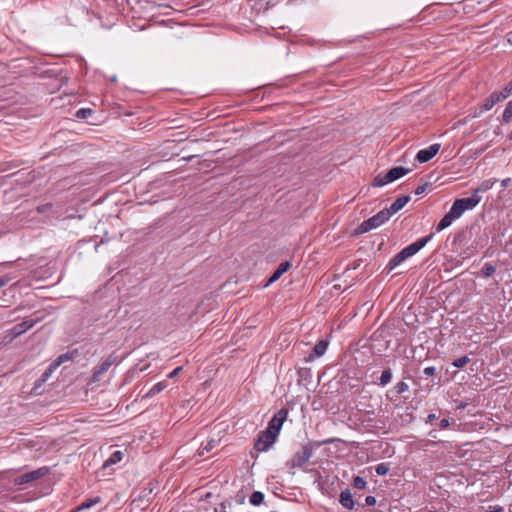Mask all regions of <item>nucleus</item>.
<instances>
[{
	"mask_svg": "<svg viewBox=\"0 0 512 512\" xmlns=\"http://www.w3.org/2000/svg\"><path fill=\"white\" fill-rule=\"evenodd\" d=\"M34 324H35V322L32 320H25V321L15 325L11 329V333H12L13 337H18L21 334H23L24 332L31 329L34 326Z\"/></svg>",
	"mask_w": 512,
	"mask_h": 512,
	"instance_id": "obj_10",
	"label": "nucleus"
},
{
	"mask_svg": "<svg viewBox=\"0 0 512 512\" xmlns=\"http://www.w3.org/2000/svg\"><path fill=\"white\" fill-rule=\"evenodd\" d=\"M329 342L327 340H320L317 342V344L314 346L312 353L308 357V360H312L314 357H321L324 355L328 348Z\"/></svg>",
	"mask_w": 512,
	"mask_h": 512,
	"instance_id": "obj_14",
	"label": "nucleus"
},
{
	"mask_svg": "<svg viewBox=\"0 0 512 512\" xmlns=\"http://www.w3.org/2000/svg\"><path fill=\"white\" fill-rule=\"evenodd\" d=\"M166 387L167 383L165 381L158 382L150 388V390L145 394V397L151 398L163 391Z\"/></svg>",
	"mask_w": 512,
	"mask_h": 512,
	"instance_id": "obj_19",
	"label": "nucleus"
},
{
	"mask_svg": "<svg viewBox=\"0 0 512 512\" xmlns=\"http://www.w3.org/2000/svg\"><path fill=\"white\" fill-rule=\"evenodd\" d=\"M433 237V234H430L426 237L420 238L417 241L411 243L402 249L399 253H397L388 264L389 270H393L395 267L400 265L403 261L415 255L418 251H420Z\"/></svg>",
	"mask_w": 512,
	"mask_h": 512,
	"instance_id": "obj_1",
	"label": "nucleus"
},
{
	"mask_svg": "<svg viewBox=\"0 0 512 512\" xmlns=\"http://www.w3.org/2000/svg\"><path fill=\"white\" fill-rule=\"evenodd\" d=\"M217 443H218V441H217V440H215V439H211V440H209V441L206 443V445L203 447V450H202V452H201L200 454H201V455H203V454H204V451H206V452L211 451V450H212V449L217 445Z\"/></svg>",
	"mask_w": 512,
	"mask_h": 512,
	"instance_id": "obj_35",
	"label": "nucleus"
},
{
	"mask_svg": "<svg viewBox=\"0 0 512 512\" xmlns=\"http://www.w3.org/2000/svg\"><path fill=\"white\" fill-rule=\"evenodd\" d=\"M117 362V357L114 355H109L100 365L96 366L93 369V374L91 380L93 382H98L101 380L102 376L109 370V368Z\"/></svg>",
	"mask_w": 512,
	"mask_h": 512,
	"instance_id": "obj_7",
	"label": "nucleus"
},
{
	"mask_svg": "<svg viewBox=\"0 0 512 512\" xmlns=\"http://www.w3.org/2000/svg\"><path fill=\"white\" fill-rule=\"evenodd\" d=\"M339 501L341 505L346 509L352 510L354 508L353 496L349 489H345L341 492Z\"/></svg>",
	"mask_w": 512,
	"mask_h": 512,
	"instance_id": "obj_16",
	"label": "nucleus"
},
{
	"mask_svg": "<svg viewBox=\"0 0 512 512\" xmlns=\"http://www.w3.org/2000/svg\"><path fill=\"white\" fill-rule=\"evenodd\" d=\"M313 455V447L311 444L304 445L294 456L287 462L290 468H301Z\"/></svg>",
	"mask_w": 512,
	"mask_h": 512,
	"instance_id": "obj_3",
	"label": "nucleus"
},
{
	"mask_svg": "<svg viewBox=\"0 0 512 512\" xmlns=\"http://www.w3.org/2000/svg\"><path fill=\"white\" fill-rule=\"evenodd\" d=\"M182 366H178L176 367L175 369H173L169 374H168V377L169 378H174L176 377L177 375H179L182 371Z\"/></svg>",
	"mask_w": 512,
	"mask_h": 512,
	"instance_id": "obj_38",
	"label": "nucleus"
},
{
	"mask_svg": "<svg viewBox=\"0 0 512 512\" xmlns=\"http://www.w3.org/2000/svg\"><path fill=\"white\" fill-rule=\"evenodd\" d=\"M409 172V169H406L401 166L393 167L387 172L386 179L390 182H393L403 176H405Z\"/></svg>",
	"mask_w": 512,
	"mask_h": 512,
	"instance_id": "obj_12",
	"label": "nucleus"
},
{
	"mask_svg": "<svg viewBox=\"0 0 512 512\" xmlns=\"http://www.w3.org/2000/svg\"><path fill=\"white\" fill-rule=\"evenodd\" d=\"M387 177V173L386 174H378L374 177L373 179V182H372V186L374 187H382L388 183H391L390 181H388L386 179Z\"/></svg>",
	"mask_w": 512,
	"mask_h": 512,
	"instance_id": "obj_24",
	"label": "nucleus"
},
{
	"mask_svg": "<svg viewBox=\"0 0 512 512\" xmlns=\"http://www.w3.org/2000/svg\"><path fill=\"white\" fill-rule=\"evenodd\" d=\"M428 187V184H423V185H419L416 189H415V194L416 195H421L422 193H424L426 191Z\"/></svg>",
	"mask_w": 512,
	"mask_h": 512,
	"instance_id": "obj_39",
	"label": "nucleus"
},
{
	"mask_svg": "<svg viewBox=\"0 0 512 512\" xmlns=\"http://www.w3.org/2000/svg\"><path fill=\"white\" fill-rule=\"evenodd\" d=\"M73 353L67 352L58 356L52 362V369H57L61 364L72 359Z\"/></svg>",
	"mask_w": 512,
	"mask_h": 512,
	"instance_id": "obj_21",
	"label": "nucleus"
},
{
	"mask_svg": "<svg viewBox=\"0 0 512 512\" xmlns=\"http://www.w3.org/2000/svg\"><path fill=\"white\" fill-rule=\"evenodd\" d=\"M277 436L272 434L270 431H261L254 443V449L257 452H266L276 442Z\"/></svg>",
	"mask_w": 512,
	"mask_h": 512,
	"instance_id": "obj_4",
	"label": "nucleus"
},
{
	"mask_svg": "<svg viewBox=\"0 0 512 512\" xmlns=\"http://www.w3.org/2000/svg\"><path fill=\"white\" fill-rule=\"evenodd\" d=\"M496 182H497V179H495V178L484 180L473 190L472 193L475 195L485 193V192L489 191L490 189H492V187L494 186V184Z\"/></svg>",
	"mask_w": 512,
	"mask_h": 512,
	"instance_id": "obj_17",
	"label": "nucleus"
},
{
	"mask_svg": "<svg viewBox=\"0 0 512 512\" xmlns=\"http://www.w3.org/2000/svg\"><path fill=\"white\" fill-rule=\"evenodd\" d=\"M449 425H450V422H449V419H447V418L442 419L439 423L440 429H446L447 427H449Z\"/></svg>",
	"mask_w": 512,
	"mask_h": 512,
	"instance_id": "obj_41",
	"label": "nucleus"
},
{
	"mask_svg": "<svg viewBox=\"0 0 512 512\" xmlns=\"http://www.w3.org/2000/svg\"><path fill=\"white\" fill-rule=\"evenodd\" d=\"M8 283V279L0 278V289Z\"/></svg>",
	"mask_w": 512,
	"mask_h": 512,
	"instance_id": "obj_45",
	"label": "nucleus"
},
{
	"mask_svg": "<svg viewBox=\"0 0 512 512\" xmlns=\"http://www.w3.org/2000/svg\"><path fill=\"white\" fill-rule=\"evenodd\" d=\"M264 500V495L262 492L255 491L251 494L249 501L252 505L257 506L261 504Z\"/></svg>",
	"mask_w": 512,
	"mask_h": 512,
	"instance_id": "obj_25",
	"label": "nucleus"
},
{
	"mask_svg": "<svg viewBox=\"0 0 512 512\" xmlns=\"http://www.w3.org/2000/svg\"><path fill=\"white\" fill-rule=\"evenodd\" d=\"M435 419H436V415L435 414H429L428 417H427L426 423L432 422Z\"/></svg>",
	"mask_w": 512,
	"mask_h": 512,
	"instance_id": "obj_44",
	"label": "nucleus"
},
{
	"mask_svg": "<svg viewBox=\"0 0 512 512\" xmlns=\"http://www.w3.org/2000/svg\"><path fill=\"white\" fill-rule=\"evenodd\" d=\"M436 372V369L435 367L433 366H429V367H426L424 368L423 370V374L426 376V377H430V376H433Z\"/></svg>",
	"mask_w": 512,
	"mask_h": 512,
	"instance_id": "obj_37",
	"label": "nucleus"
},
{
	"mask_svg": "<svg viewBox=\"0 0 512 512\" xmlns=\"http://www.w3.org/2000/svg\"><path fill=\"white\" fill-rule=\"evenodd\" d=\"M512 95V82L507 84L500 92H498V96L501 100H504Z\"/></svg>",
	"mask_w": 512,
	"mask_h": 512,
	"instance_id": "obj_28",
	"label": "nucleus"
},
{
	"mask_svg": "<svg viewBox=\"0 0 512 512\" xmlns=\"http://www.w3.org/2000/svg\"><path fill=\"white\" fill-rule=\"evenodd\" d=\"M290 266V262H282L269 278L267 285L277 281L290 268Z\"/></svg>",
	"mask_w": 512,
	"mask_h": 512,
	"instance_id": "obj_15",
	"label": "nucleus"
},
{
	"mask_svg": "<svg viewBox=\"0 0 512 512\" xmlns=\"http://www.w3.org/2000/svg\"><path fill=\"white\" fill-rule=\"evenodd\" d=\"M512 118V100L508 102L504 112H503V120L508 122Z\"/></svg>",
	"mask_w": 512,
	"mask_h": 512,
	"instance_id": "obj_33",
	"label": "nucleus"
},
{
	"mask_svg": "<svg viewBox=\"0 0 512 512\" xmlns=\"http://www.w3.org/2000/svg\"><path fill=\"white\" fill-rule=\"evenodd\" d=\"M408 389H409V385L404 381L398 382L394 387V391H395L396 395H400V394L408 391Z\"/></svg>",
	"mask_w": 512,
	"mask_h": 512,
	"instance_id": "obj_29",
	"label": "nucleus"
},
{
	"mask_svg": "<svg viewBox=\"0 0 512 512\" xmlns=\"http://www.w3.org/2000/svg\"><path fill=\"white\" fill-rule=\"evenodd\" d=\"M460 201V204L462 205L463 209L465 211L475 208L481 201L480 195H475L472 193V196L469 198H461L457 199Z\"/></svg>",
	"mask_w": 512,
	"mask_h": 512,
	"instance_id": "obj_11",
	"label": "nucleus"
},
{
	"mask_svg": "<svg viewBox=\"0 0 512 512\" xmlns=\"http://www.w3.org/2000/svg\"><path fill=\"white\" fill-rule=\"evenodd\" d=\"M122 458H123V453L121 451H115L114 453H112L110 458L108 460H106L105 466H109V465L118 463L122 460Z\"/></svg>",
	"mask_w": 512,
	"mask_h": 512,
	"instance_id": "obj_26",
	"label": "nucleus"
},
{
	"mask_svg": "<svg viewBox=\"0 0 512 512\" xmlns=\"http://www.w3.org/2000/svg\"><path fill=\"white\" fill-rule=\"evenodd\" d=\"M410 201V196L404 195L397 198L388 209H384L389 213L391 217L393 214L397 213L400 209H402L408 202Z\"/></svg>",
	"mask_w": 512,
	"mask_h": 512,
	"instance_id": "obj_9",
	"label": "nucleus"
},
{
	"mask_svg": "<svg viewBox=\"0 0 512 512\" xmlns=\"http://www.w3.org/2000/svg\"><path fill=\"white\" fill-rule=\"evenodd\" d=\"M100 501H101L100 497H93V498L86 499L84 502H82L79 505L77 510L89 509V508L93 507L94 505L100 503Z\"/></svg>",
	"mask_w": 512,
	"mask_h": 512,
	"instance_id": "obj_22",
	"label": "nucleus"
},
{
	"mask_svg": "<svg viewBox=\"0 0 512 512\" xmlns=\"http://www.w3.org/2000/svg\"><path fill=\"white\" fill-rule=\"evenodd\" d=\"M465 212L462 205L460 204V201L457 199L453 202L449 214L456 220L462 216V214Z\"/></svg>",
	"mask_w": 512,
	"mask_h": 512,
	"instance_id": "obj_18",
	"label": "nucleus"
},
{
	"mask_svg": "<svg viewBox=\"0 0 512 512\" xmlns=\"http://www.w3.org/2000/svg\"><path fill=\"white\" fill-rule=\"evenodd\" d=\"M439 149L440 144H432L428 148L420 150L416 155V160L420 163L428 162L438 153Z\"/></svg>",
	"mask_w": 512,
	"mask_h": 512,
	"instance_id": "obj_8",
	"label": "nucleus"
},
{
	"mask_svg": "<svg viewBox=\"0 0 512 512\" xmlns=\"http://www.w3.org/2000/svg\"><path fill=\"white\" fill-rule=\"evenodd\" d=\"M454 220L455 219L449 213L445 214L444 217L439 221V223L436 227V231L440 232V231L448 228Z\"/></svg>",
	"mask_w": 512,
	"mask_h": 512,
	"instance_id": "obj_20",
	"label": "nucleus"
},
{
	"mask_svg": "<svg viewBox=\"0 0 512 512\" xmlns=\"http://www.w3.org/2000/svg\"><path fill=\"white\" fill-rule=\"evenodd\" d=\"M496 271V267L491 263H485L482 267L481 273L484 277H491Z\"/></svg>",
	"mask_w": 512,
	"mask_h": 512,
	"instance_id": "obj_27",
	"label": "nucleus"
},
{
	"mask_svg": "<svg viewBox=\"0 0 512 512\" xmlns=\"http://www.w3.org/2000/svg\"><path fill=\"white\" fill-rule=\"evenodd\" d=\"M392 380V371L390 368L388 369H385L383 372H382V375L379 379V382H378V385L380 386H385L387 385L388 383H390Z\"/></svg>",
	"mask_w": 512,
	"mask_h": 512,
	"instance_id": "obj_23",
	"label": "nucleus"
},
{
	"mask_svg": "<svg viewBox=\"0 0 512 512\" xmlns=\"http://www.w3.org/2000/svg\"><path fill=\"white\" fill-rule=\"evenodd\" d=\"M502 101L500 97L498 96V92H493L480 106L479 114L490 110L494 105Z\"/></svg>",
	"mask_w": 512,
	"mask_h": 512,
	"instance_id": "obj_13",
	"label": "nucleus"
},
{
	"mask_svg": "<svg viewBox=\"0 0 512 512\" xmlns=\"http://www.w3.org/2000/svg\"><path fill=\"white\" fill-rule=\"evenodd\" d=\"M390 218L389 213L386 212L384 209L379 211L374 216L370 217L369 219L363 221L355 230V235H360L367 233L373 229L378 228L382 224H384L386 221H388Z\"/></svg>",
	"mask_w": 512,
	"mask_h": 512,
	"instance_id": "obj_2",
	"label": "nucleus"
},
{
	"mask_svg": "<svg viewBox=\"0 0 512 512\" xmlns=\"http://www.w3.org/2000/svg\"><path fill=\"white\" fill-rule=\"evenodd\" d=\"M366 480L360 476H356L353 479V487L356 489H364L366 487Z\"/></svg>",
	"mask_w": 512,
	"mask_h": 512,
	"instance_id": "obj_31",
	"label": "nucleus"
},
{
	"mask_svg": "<svg viewBox=\"0 0 512 512\" xmlns=\"http://www.w3.org/2000/svg\"><path fill=\"white\" fill-rule=\"evenodd\" d=\"M389 466L386 463H380L375 467V472L377 475H386L389 472Z\"/></svg>",
	"mask_w": 512,
	"mask_h": 512,
	"instance_id": "obj_32",
	"label": "nucleus"
},
{
	"mask_svg": "<svg viewBox=\"0 0 512 512\" xmlns=\"http://www.w3.org/2000/svg\"><path fill=\"white\" fill-rule=\"evenodd\" d=\"M91 114H92V110L91 109L82 108V109H79L76 112V117L79 118V119H86Z\"/></svg>",
	"mask_w": 512,
	"mask_h": 512,
	"instance_id": "obj_34",
	"label": "nucleus"
},
{
	"mask_svg": "<svg viewBox=\"0 0 512 512\" xmlns=\"http://www.w3.org/2000/svg\"><path fill=\"white\" fill-rule=\"evenodd\" d=\"M487 512H504V509L502 507H498V508H495V509L487 511Z\"/></svg>",
	"mask_w": 512,
	"mask_h": 512,
	"instance_id": "obj_46",
	"label": "nucleus"
},
{
	"mask_svg": "<svg viewBox=\"0 0 512 512\" xmlns=\"http://www.w3.org/2000/svg\"><path fill=\"white\" fill-rule=\"evenodd\" d=\"M50 208H51V205L46 204V205L38 207V211L41 213H44V212L48 211Z\"/></svg>",
	"mask_w": 512,
	"mask_h": 512,
	"instance_id": "obj_43",
	"label": "nucleus"
},
{
	"mask_svg": "<svg viewBox=\"0 0 512 512\" xmlns=\"http://www.w3.org/2000/svg\"><path fill=\"white\" fill-rule=\"evenodd\" d=\"M470 362V358L468 356H463V357H460L458 359H455L453 362H452V365L456 368H462L464 367L466 364H468Z\"/></svg>",
	"mask_w": 512,
	"mask_h": 512,
	"instance_id": "obj_30",
	"label": "nucleus"
},
{
	"mask_svg": "<svg viewBox=\"0 0 512 512\" xmlns=\"http://www.w3.org/2000/svg\"><path fill=\"white\" fill-rule=\"evenodd\" d=\"M512 180L511 178H506L501 181V187L503 189L507 188L511 184Z\"/></svg>",
	"mask_w": 512,
	"mask_h": 512,
	"instance_id": "obj_42",
	"label": "nucleus"
},
{
	"mask_svg": "<svg viewBox=\"0 0 512 512\" xmlns=\"http://www.w3.org/2000/svg\"><path fill=\"white\" fill-rule=\"evenodd\" d=\"M365 502L368 506H373L376 504V498L374 496H367Z\"/></svg>",
	"mask_w": 512,
	"mask_h": 512,
	"instance_id": "obj_40",
	"label": "nucleus"
},
{
	"mask_svg": "<svg viewBox=\"0 0 512 512\" xmlns=\"http://www.w3.org/2000/svg\"><path fill=\"white\" fill-rule=\"evenodd\" d=\"M56 369H52V363L48 366V368L45 370V372L42 374L41 378H40V381L41 382H45L49 379V377L51 376V374L55 371Z\"/></svg>",
	"mask_w": 512,
	"mask_h": 512,
	"instance_id": "obj_36",
	"label": "nucleus"
},
{
	"mask_svg": "<svg viewBox=\"0 0 512 512\" xmlns=\"http://www.w3.org/2000/svg\"><path fill=\"white\" fill-rule=\"evenodd\" d=\"M49 473L48 467H41L34 471L24 473L22 475H19L14 479V483L16 485H24L33 481H36L38 479H41L42 477L46 476Z\"/></svg>",
	"mask_w": 512,
	"mask_h": 512,
	"instance_id": "obj_5",
	"label": "nucleus"
},
{
	"mask_svg": "<svg viewBox=\"0 0 512 512\" xmlns=\"http://www.w3.org/2000/svg\"><path fill=\"white\" fill-rule=\"evenodd\" d=\"M288 415V411L285 409H280L269 421L266 431L272 432L275 436L278 437V434L281 430L283 422L286 420Z\"/></svg>",
	"mask_w": 512,
	"mask_h": 512,
	"instance_id": "obj_6",
	"label": "nucleus"
}]
</instances>
